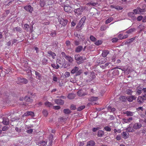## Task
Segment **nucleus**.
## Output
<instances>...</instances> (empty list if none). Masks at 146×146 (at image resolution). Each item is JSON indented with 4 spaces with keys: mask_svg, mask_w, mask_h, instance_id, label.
<instances>
[{
    "mask_svg": "<svg viewBox=\"0 0 146 146\" xmlns=\"http://www.w3.org/2000/svg\"><path fill=\"white\" fill-rule=\"evenodd\" d=\"M74 58L76 62L78 64H80L84 62L86 58L84 57L81 56L79 54H76L75 55Z\"/></svg>",
    "mask_w": 146,
    "mask_h": 146,
    "instance_id": "1",
    "label": "nucleus"
},
{
    "mask_svg": "<svg viewBox=\"0 0 146 146\" xmlns=\"http://www.w3.org/2000/svg\"><path fill=\"white\" fill-rule=\"evenodd\" d=\"M133 92L131 90L129 89L127 90L125 92V93L126 94L130 95H131L132 94V93Z\"/></svg>",
    "mask_w": 146,
    "mask_h": 146,
    "instance_id": "51",
    "label": "nucleus"
},
{
    "mask_svg": "<svg viewBox=\"0 0 146 146\" xmlns=\"http://www.w3.org/2000/svg\"><path fill=\"white\" fill-rule=\"evenodd\" d=\"M109 51L108 50H103L102 53V56L104 57H105L109 53Z\"/></svg>",
    "mask_w": 146,
    "mask_h": 146,
    "instance_id": "26",
    "label": "nucleus"
},
{
    "mask_svg": "<svg viewBox=\"0 0 146 146\" xmlns=\"http://www.w3.org/2000/svg\"><path fill=\"white\" fill-rule=\"evenodd\" d=\"M90 39L93 42H94L96 40V38L92 35H91L90 36Z\"/></svg>",
    "mask_w": 146,
    "mask_h": 146,
    "instance_id": "52",
    "label": "nucleus"
},
{
    "mask_svg": "<svg viewBox=\"0 0 146 146\" xmlns=\"http://www.w3.org/2000/svg\"><path fill=\"white\" fill-rule=\"evenodd\" d=\"M133 112L127 111L126 112L125 114H126L127 116H132L133 115Z\"/></svg>",
    "mask_w": 146,
    "mask_h": 146,
    "instance_id": "41",
    "label": "nucleus"
},
{
    "mask_svg": "<svg viewBox=\"0 0 146 146\" xmlns=\"http://www.w3.org/2000/svg\"><path fill=\"white\" fill-rule=\"evenodd\" d=\"M129 133H127L125 132H123L122 133V137L125 139H126L129 137Z\"/></svg>",
    "mask_w": 146,
    "mask_h": 146,
    "instance_id": "29",
    "label": "nucleus"
},
{
    "mask_svg": "<svg viewBox=\"0 0 146 146\" xmlns=\"http://www.w3.org/2000/svg\"><path fill=\"white\" fill-rule=\"evenodd\" d=\"M64 75L66 78L68 77L70 75V73L68 72H65Z\"/></svg>",
    "mask_w": 146,
    "mask_h": 146,
    "instance_id": "61",
    "label": "nucleus"
},
{
    "mask_svg": "<svg viewBox=\"0 0 146 146\" xmlns=\"http://www.w3.org/2000/svg\"><path fill=\"white\" fill-rule=\"evenodd\" d=\"M63 112L66 114L70 113L71 112V111L69 109H65L63 110Z\"/></svg>",
    "mask_w": 146,
    "mask_h": 146,
    "instance_id": "44",
    "label": "nucleus"
},
{
    "mask_svg": "<svg viewBox=\"0 0 146 146\" xmlns=\"http://www.w3.org/2000/svg\"><path fill=\"white\" fill-rule=\"evenodd\" d=\"M48 60L46 58H44L42 60V64L44 65H46L47 64Z\"/></svg>",
    "mask_w": 146,
    "mask_h": 146,
    "instance_id": "43",
    "label": "nucleus"
},
{
    "mask_svg": "<svg viewBox=\"0 0 146 146\" xmlns=\"http://www.w3.org/2000/svg\"><path fill=\"white\" fill-rule=\"evenodd\" d=\"M102 41L101 40H98L95 42V44L97 46L101 44Z\"/></svg>",
    "mask_w": 146,
    "mask_h": 146,
    "instance_id": "54",
    "label": "nucleus"
},
{
    "mask_svg": "<svg viewBox=\"0 0 146 146\" xmlns=\"http://www.w3.org/2000/svg\"><path fill=\"white\" fill-rule=\"evenodd\" d=\"M86 19V18L85 16L83 17L78 23L76 27L78 28H80L83 27L85 24Z\"/></svg>",
    "mask_w": 146,
    "mask_h": 146,
    "instance_id": "3",
    "label": "nucleus"
},
{
    "mask_svg": "<svg viewBox=\"0 0 146 146\" xmlns=\"http://www.w3.org/2000/svg\"><path fill=\"white\" fill-rule=\"evenodd\" d=\"M135 37L131 38L129 40H127L126 42L127 44H129L131 42H132L135 40Z\"/></svg>",
    "mask_w": 146,
    "mask_h": 146,
    "instance_id": "50",
    "label": "nucleus"
},
{
    "mask_svg": "<svg viewBox=\"0 0 146 146\" xmlns=\"http://www.w3.org/2000/svg\"><path fill=\"white\" fill-rule=\"evenodd\" d=\"M36 143L39 146H45L46 145L47 143L44 141H40L37 142Z\"/></svg>",
    "mask_w": 146,
    "mask_h": 146,
    "instance_id": "17",
    "label": "nucleus"
},
{
    "mask_svg": "<svg viewBox=\"0 0 146 146\" xmlns=\"http://www.w3.org/2000/svg\"><path fill=\"white\" fill-rule=\"evenodd\" d=\"M56 32L55 31H53L51 32L50 35L52 37H54L56 36Z\"/></svg>",
    "mask_w": 146,
    "mask_h": 146,
    "instance_id": "48",
    "label": "nucleus"
},
{
    "mask_svg": "<svg viewBox=\"0 0 146 146\" xmlns=\"http://www.w3.org/2000/svg\"><path fill=\"white\" fill-rule=\"evenodd\" d=\"M133 119V118L132 117H130L128 119H123V123H127L130 122Z\"/></svg>",
    "mask_w": 146,
    "mask_h": 146,
    "instance_id": "24",
    "label": "nucleus"
},
{
    "mask_svg": "<svg viewBox=\"0 0 146 146\" xmlns=\"http://www.w3.org/2000/svg\"><path fill=\"white\" fill-rule=\"evenodd\" d=\"M107 27L106 26H102L100 28V30L102 31H104L106 30Z\"/></svg>",
    "mask_w": 146,
    "mask_h": 146,
    "instance_id": "57",
    "label": "nucleus"
},
{
    "mask_svg": "<svg viewBox=\"0 0 146 146\" xmlns=\"http://www.w3.org/2000/svg\"><path fill=\"white\" fill-rule=\"evenodd\" d=\"M104 129L107 131H110L111 130V129L108 126H107L104 127Z\"/></svg>",
    "mask_w": 146,
    "mask_h": 146,
    "instance_id": "60",
    "label": "nucleus"
},
{
    "mask_svg": "<svg viewBox=\"0 0 146 146\" xmlns=\"http://www.w3.org/2000/svg\"><path fill=\"white\" fill-rule=\"evenodd\" d=\"M85 108V106H80L77 108V110L78 111H81L82 110H83Z\"/></svg>",
    "mask_w": 146,
    "mask_h": 146,
    "instance_id": "53",
    "label": "nucleus"
},
{
    "mask_svg": "<svg viewBox=\"0 0 146 146\" xmlns=\"http://www.w3.org/2000/svg\"><path fill=\"white\" fill-rule=\"evenodd\" d=\"M19 80L20 82L23 83L25 84H27L28 82V80L26 78H20Z\"/></svg>",
    "mask_w": 146,
    "mask_h": 146,
    "instance_id": "23",
    "label": "nucleus"
},
{
    "mask_svg": "<svg viewBox=\"0 0 146 146\" xmlns=\"http://www.w3.org/2000/svg\"><path fill=\"white\" fill-rule=\"evenodd\" d=\"M45 105L46 106L49 107H51L53 105L52 104H51L50 102H45Z\"/></svg>",
    "mask_w": 146,
    "mask_h": 146,
    "instance_id": "45",
    "label": "nucleus"
},
{
    "mask_svg": "<svg viewBox=\"0 0 146 146\" xmlns=\"http://www.w3.org/2000/svg\"><path fill=\"white\" fill-rule=\"evenodd\" d=\"M136 98V97L135 96H127V100L129 102H132L133 100H135Z\"/></svg>",
    "mask_w": 146,
    "mask_h": 146,
    "instance_id": "16",
    "label": "nucleus"
},
{
    "mask_svg": "<svg viewBox=\"0 0 146 146\" xmlns=\"http://www.w3.org/2000/svg\"><path fill=\"white\" fill-rule=\"evenodd\" d=\"M23 116H26L29 115H31L32 117L34 116V113L31 111H27L23 115Z\"/></svg>",
    "mask_w": 146,
    "mask_h": 146,
    "instance_id": "14",
    "label": "nucleus"
},
{
    "mask_svg": "<svg viewBox=\"0 0 146 146\" xmlns=\"http://www.w3.org/2000/svg\"><path fill=\"white\" fill-rule=\"evenodd\" d=\"M135 30V28H131L128 30L127 31V33L128 34L131 33L133 32Z\"/></svg>",
    "mask_w": 146,
    "mask_h": 146,
    "instance_id": "49",
    "label": "nucleus"
},
{
    "mask_svg": "<svg viewBox=\"0 0 146 146\" xmlns=\"http://www.w3.org/2000/svg\"><path fill=\"white\" fill-rule=\"evenodd\" d=\"M46 0H40L39 4L40 6L41 7H44L46 5Z\"/></svg>",
    "mask_w": 146,
    "mask_h": 146,
    "instance_id": "22",
    "label": "nucleus"
},
{
    "mask_svg": "<svg viewBox=\"0 0 146 146\" xmlns=\"http://www.w3.org/2000/svg\"><path fill=\"white\" fill-rule=\"evenodd\" d=\"M96 144L95 142L93 141H90L87 143V146H94Z\"/></svg>",
    "mask_w": 146,
    "mask_h": 146,
    "instance_id": "21",
    "label": "nucleus"
},
{
    "mask_svg": "<svg viewBox=\"0 0 146 146\" xmlns=\"http://www.w3.org/2000/svg\"><path fill=\"white\" fill-rule=\"evenodd\" d=\"M142 92L144 93L143 95V97L145 98V99H146V88L142 87Z\"/></svg>",
    "mask_w": 146,
    "mask_h": 146,
    "instance_id": "33",
    "label": "nucleus"
},
{
    "mask_svg": "<svg viewBox=\"0 0 146 146\" xmlns=\"http://www.w3.org/2000/svg\"><path fill=\"white\" fill-rule=\"evenodd\" d=\"M111 6L113 8H115L117 10H121L123 9V8L119 6H114L111 5Z\"/></svg>",
    "mask_w": 146,
    "mask_h": 146,
    "instance_id": "38",
    "label": "nucleus"
},
{
    "mask_svg": "<svg viewBox=\"0 0 146 146\" xmlns=\"http://www.w3.org/2000/svg\"><path fill=\"white\" fill-rule=\"evenodd\" d=\"M74 44L76 46L80 44V41H77V40H76L74 41Z\"/></svg>",
    "mask_w": 146,
    "mask_h": 146,
    "instance_id": "64",
    "label": "nucleus"
},
{
    "mask_svg": "<svg viewBox=\"0 0 146 146\" xmlns=\"http://www.w3.org/2000/svg\"><path fill=\"white\" fill-rule=\"evenodd\" d=\"M56 62L60 65H63L65 63V60L64 61H61L60 60L57 59Z\"/></svg>",
    "mask_w": 146,
    "mask_h": 146,
    "instance_id": "55",
    "label": "nucleus"
},
{
    "mask_svg": "<svg viewBox=\"0 0 146 146\" xmlns=\"http://www.w3.org/2000/svg\"><path fill=\"white\" fill-rule=\"evenodd\" d=\"M138 11H139V14H142L145 11V10L144 9H141L139 7H138Z\"/></svg>",
    "mask_w": 146,
    "mask_h": 146,
    "instance_id": "46",
    "label": "nucleus"
},
{
    "mask_svg": "<svg viewBox=\"0 0 146 146\" xmlns=\"http://www.w3.org/2000/svg\"><path fill=\"white\" fill-rule=\"evenodd\" d=\"M82 49L83 47L81 46H79L76 48L75 51L76 52H79L82 51Z\"/></svg>",
    "mask_w": 146,
    "mask_h": 146,
    "instance_id": "25",
    "label": "nucleus"
},
{
    "mask_svg": "<svg viewBox=\"0 0 146 146\" xmlns=\"http://www.w3.org/2000/svg\"><path fill=\"white\" fill-rule=\"evenodd\" d=\"M108 110L111 112H114L115 111V109L114 108H112L111 106H109L108 107Z\"/></svg>",
    "mask_w": 146,
    "mask_h": 146,
    "instance_id": "34",
    "label": "nucleus"
},
{
    "mask_svg": "<svg viewBox=\"0 0 146 146\" xmlns=\"http://www.w3.org/2000/svg\"><path fill=\"white\" fill-rule=\"evenodd\" d=\"M58 21L59 22L60 24L62 26H65L67 24L68 21L67 19H64L63 18L61 17H59L58 19Z\"/></svg>",
    "mask_w": 146,
    "mask_h": 146,
    "instance_id": "4",
    "label": "nucleus"
},
{
    "mask_svg": "<svg viewBox=\"0 0 146 146\" xmlns=\"http://www.w3.org/2000/svg\"><path fill=\"white\" fill-rule=\"evenodd\" d=\"M135 13L133 12H130L128 13V15L129 17L131 18H134L135 17Z\"/></svg>",
    "mask_w": 146,
    "mask_h": 146,
    "instance_id": "32",
    "label": "nucleus"
},
{
    "mask_svg": "<svg viewBox=\"0 0 146 146\" xmlns=\"http://www.w3.org/2000/svg\"><path fill=\"white\" fill-rule=\"evenodd\" d=\"M24 8L25 10L31 13H32L33 11V8L30 5L26 6Z\"/></svg>",
    "mask_w": 146,
    "mask_h": 146,
    "instance_id": "9",
    "label": "nucleus"
},
{
    "mask_svg": "<svg viewBox=\"0 0 146 146\" xmlns=\"http://www.w3.org/2000/svg\"><path fill=\"white\" fill-rule=\"evenodd\" d=\"M65 59L67 60L70 63H72L74 60L71 56L68 55Z\"/></svg>",
    "mask_w": 146,
    "mask_h": 146,
    "instance_id": "27",
    "label": "nucleus"
},
{
    "mask_svg": "<svg viewBox=\"0 0 146 146\" xmlns=\"http://www.w3.org/2000/svg\"><path fill=\"white\" fill-rule=\"evenodd\" d=\"M74 35L75 36L77 37L79 39V40L84 41V38H81V35L80 34H78L77 33H74Z\"/></svg>",
    "mask_w": 146,
    "mask_h": 146,
    "instance_id": "19",
    "label": "nucleus"
},
{
    "mask_svg": "<svg viewBox=\"0 0 146 146\" xmlns=\"http://www.w3.org/2000/svg\"><path fill=\"white\" fill-rule=\"evenodd\" d=\"M82 11V8H78L74 9V12L76 15H79L81 12Z\"/></svg>",
    "mask_w": 146,
    "mask_h": 146,
    "instance_id": "18",
    "label": "nucleus"
},
{
    "mask_svg": "<svg viewBox=\"0 0 146 146\" xmlns=\"http://www.w3.org/2000/svg\"><path fill=\"white\" fill-rule=\"evenodd\" d=\"M24 29L27 31H29V29H30V32L32 33V32L33 27H30L29 25L27 24H25L24 25Z\"/></svg>",
    "mask_w": 146,
    "mask_h": 146,
    "instance_id": "7",
    "label": "nucleus"
},
{
    "mask_svg": "<svg viewBox=\"0 0 146 146\" xmlns=\"http://www.w3.org/2000/svg\"><path fill=\"white\" fill-rule=\"evenodd\" d=\"M66 46L69 47L70 46V42L69 40H67L66 42Z\"/></svg>",
    "mask_w": 146,
    "mask_h": 146,
    "instance_id": "62",
    "label": "nucleus"
},
{
    "mask_svg": "<svg viewBox=\"0 0 146 146\" xmlns=\"http://www.w3.org/2000/svg\"><path fill=\"white\" fill-rule=\"evenodd\" d=\"M71 7L68 5H65L64 7V11L67 13H70L71 11Z\"/></svg>",
    "mask_w": 146,
    "mask_h": 146,
    "instance_id": "10",
    "label": "nucleus"
},
{
    "mask_svg": "<svg viewBox=\"0 0 146 146\" xmlns=\"http://www.w3.org/2000/svg\"><path fill=\"white\" fill-rule=\"evenodd\" d=\"M70 108L72 110H74L76 109V106L74 105H72L70 107Z\"/></svg>",
    "mask_w": 146,
    "mask_h": 146,
    "instance_id": "63",
    "label": "nucleus"
},
{
    "mask_svg": "<svg viewBox=\"0 0 146 146\" xmlns=\"http://www.w3.org/2000/svg\"><path fill=\"white\" fill-rule=\"evenodd\" d=\"M119 66H116L113 69H115L113 71L112 73L114 75H118L119 74V72L118 70L116 69V68H118L121 70L122 71L125 72V70L124 69H122L121 68H119ZM113 70V69H112Z\"/></svg>",
    "mask_w": 146,
    "mask_h": 146,
    "instance_id": "5",
    "label": "nucleus"
},
{
    "mask_svg": "<svg viewBox=\"0 0 146 146\" xmlns=\"http://www.w3.org/2000/svg\"><path fill=\"white\" fill-rule=\"evenodd\" d=\"M16 31H17L18 32L20 33H21V32L22 29L20 27H15Z\"/></svg>",
    "mask_w": 146,
    "mask_h": 146,
    "instance_id": "56",
    "label": "nucleus"
},
{
    "mask_svg": "<svg viewBox=\"0 0 146 146\" xmlns=\"http://www.w3.org/2000/svg\"><path fill=\"white\" fill-rule=\"evenodd\" d=\"M98 100V98L97 97L92 96L89 99V100L90 101L94 102Z\"/></svg>",
    "mask_w": 146,
    "mask_h": 146,
    "instance_id": "30",
    "label": "nucleus"
},
{
    "mask_svg": "<svg viewBox=\"0 0 146 146\" xmlns=\"http://www.w3.org/2000/svg\"><path fill=\"white\" fill-rule=\"evenodd\" d=\"M142 126L141 124L140 123H135L133 125V128L135 129H140Z\"/></svg>",
    "mask_w": 146,
    "mask_h": 146,
    "instance_id": "13",
    "label": "nucleus"
},
{
    "mask_svg": "<svg viewBox=\"0 0 146 146\" xmlns=\"http://www.w3.org/2000/svg\"><path fill=\"white\" fill-rule=\"evenodd\" d=\"M42 114L45 117H46L48 114V112L46 110H44L42 112Z\"/></svg>",
    "mask_w": 146,
    "mask_h": 146,
    "instance_id": "47",
    "label": "nucleus"
},
{
    "mask_svg": "<svg viewBox=\"0 0 146 146\" xmlns=\"http://www.w3.org/2000/svg\"><path fill=\"white\" fill-rule=\"evenodd\" d=\"M118 39L117 38H113L111 39V40L112 42L115 43V42H117L118 41Z\"/></svg>",
    "mask_w": 146,
    "mask_h": 146,
    "instance_id": "59",
    "label": "nucleus"
},
{
    "mask_svg": "<svg viewBox=\"0 0 146 146\" xmlns=\"http://www.w3.org/2000/svg\"><path fill=\"white\" fill-rule=\"evenodd\" d=\"M127 99V97H126L125 96H122L120 98V100L123 102H125L126 101Z\"/></svg>",
    "mask_w": 146,
    "mask_h": 146,
    "instance_id": "37",
    "label": "nucleus"
},
{
    "mask_svg": "<svg viewBox=\"0 0 146 146\" xmlns=\"http://www.w3.org/2000/svg\"><path fill=\"white\" fill-rule=\"evenodd\" d=\"M50 138L51 139V140L48 143V146H51L52 145V140H53V135H52L51 134L50 135Z\"/></svg>",
    "mask_w": 146,
    "mask_h": 146,
    "instance_id": "31",
    "label": "nucleus"
},
{
    "mask_svg": "<svg viewBox=\"0 0 146 146\" xmlns=\"http://www.w3.org/2000/svg\"><path fill=\"white\" fill-rule=\"evenodd\" d=\"M74 95L72 93L69 94L68 96V98L70 99H73L74 98Z\"/></svg>",
    "mask_w": 146,
    "mask_h": 146,
    "instance_id": "35",
    "label": "nucleus"
},
{
    "mask_svg": "<svg viewBox=\"0 0 146 146\" xmlns=\"http://www.w3.org/2000/svg\"><path fill=\"white\" fill-rule=\"evenodd\" d=\"M54 102L58 105H62L64 104V101L61 99H56L54 100Z\"/></svg>",
    "mask_w": 146,
    "mask_h": 146,
    "instance_id": "8",
    "label": "nucleus"
},
{
    "mask_svg": "<svg viewBox=\"0 0 146 146\" xmlns=\"http://www.w3.org/2000/svg\"><path fill=\"white\" fill-rule=\"evenodd\" d=\"M82 72L81 70H79V68L76 66L74 67L71 71V74H74L76 73V76L79 75Z\"/></svg>",
    "mask_w": 146,
    "mask_h": 146,
    "instance_id": "2",
    "label": "nucleus"
},
{
    "mask_svg": "<svg viewBox=\"0 0 146 146\" xmlns=\"http://www.w3.org/2000/svg\"><path fill=\"white\" fill-rule=\"evenodd\" d=\"M2 123L4 125H8L9 123V119L7 117L3 118Z\"/></svg>",
    "mask_w": 146,
    "mask_h": 146,
    "instance_id": "11",
    "label": "nucleus"
},
{
    "mask_svg": "<svg viewBox=\"0 0 146 146\" xmlns=\"http://www.w3.org/2000/svg\"><path fill=\"white\" fill-rule=\"evenodd\" d=\"M104 132L102 130H99L98 132V137H102L104 134Z\"/></svg>",
    "mask_w": 146,
    "mask_h": 146,
    "instance_id": "39",
    "label": "nucleus"
},
{
    "mask_svg": "<svg viewBox=\"0 0 146 146\" xmlns=\"http://www.w3.org/2000/svg\"><path fill=\"white\" fill-rule=\"evenodd\" d=\"M143 97V96H139L137 98V101L139 104H141L144 102V100H146V99Z\"/></svg>",
    "mask_w": 146,
    "mask_h": 146,
    "instance_id": "6",
    "label": "nucleus"
},
{
    "mask_svg": "<svg viewBox=\"0 0 146 146\" xmlns=\"http://www.w3.org/2000/svg\"><path fill=\"white\" fill-rule=\"evenodd\" d=\"M142 87L139 86L136 89V94L138 95H140L142 92Z\"/></svg>",
    "mask_w": 146,
    "mask_h": 146,
    "instance_id": "20",
    "label": "nucleus"
},
{
    "mask_svg": "<svg viewBox=\"0 0 146 146\" xmlns=\"http://www.w3.org/2000/svg\"><path fill=\"white\" fill-rule=\"evenodd\" d=\"M113 18L112 17H110L108 18L106 21L105 23L106 24H108L110 23L111 21L113 20Z\"/></svg>",
    "mask_w": 146,
    "mask_h": 146,
    "instance_id": "42",
    "label": "nucleus"
},
{
    "mask_svg": "<svg viewBox=\"0 0 146 146\" xmlns=\"http://www.w3.org/2000/svg\"><path fill=\"white\" fill-rule=\"evenodd\" d=\"M35 74L36 75V77L37 79L40 80L41 77V75L38 72L35 71Z\"/></svg>",
    "mask_w": 146,
    "mask_h": 146,
    "instance_id": "28",
    "label": "nucleus"
},
{
    "mask_svg": "<svg viewBox=\"0 0 146 146\" xmlns=\"http://www.w3.org/2000/svg\"><path fill=\"white\" fill-rule=\"evenodd\" d=\"M78 95L80 97H83L86 94L84 91L81 90H80L77 92Z\"/></svg>",
    "mask_w": 146,
    "mask_h": 146,
    "instance_id": "15",
    "label": "nucleus"
},
{
    "mask_svg": "<svg viewBox=\"0 0 146 146\" xmlns=\"http://www.w3.org/2000/svg\"><path fill=\"white\" fill-rule=\"evenodd\" d=\"M47 53L48 54L49 56H51L53 59L55 58V57L56 56L55 53L50 50H48V51Z\"/></svg>",
    "mask_w": 146,
    "mask_h": 146,
    "instance_id": "12",
    "label": "nucleus"
},
{
    "mask_svg": "<svg viewBox=\"0 0 146 146\" xmlns=\"http://www.w3.org/2000/svg\"><path fill=\"white\" fill-rule=\"evenodd\" d=\"M126 131L129 132H131L133 131V129L131 127L129 126L126 129Z\"/></svg>",
    "mask_w": 146,
    "mask_h": 146,
    "instance_id": "36",
    "label": "nucleus"
},
{
    "mask_svg": "<svg viewBox=\"0 0 146 146\" xmlns=\"http://www.w3.org/2000/svg\"><path fill=\"white\" fill-rule=\"evenodd\" d=\"M96 78V76L95 75H92V74H91L90 75V80L92 81L93 79H94Z\"/></svg>",
    "mask_w": 146,
    "mask_h": 146,
    "instance_id": "58",
    "label": "nucleus"
},
{
    "mask_svg": "<svg viewBox=\"0 0 146 146\" xmlns=\"http://www.w3.org/2000/svg\"><path fill=\"white\" fill-rule=\"evenodd\" d=\"M24 100L27 102H32V100L30 98L26 97L24 98Z\"/></svg>",
    "mask_w": 146,
    "mask_h": 146,
    "instance_id": "40",
    "label": "nucleus"
}]
</instances>
